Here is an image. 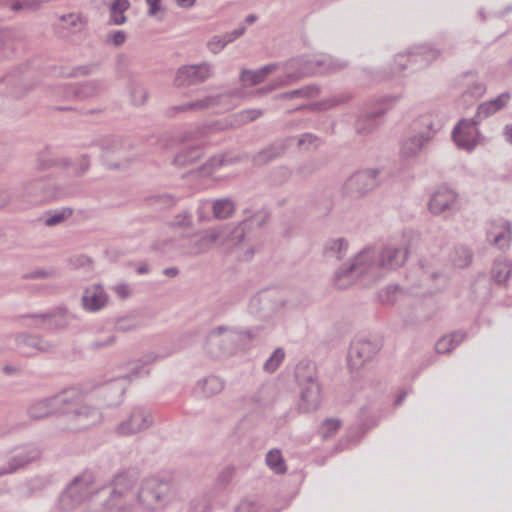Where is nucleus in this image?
Returning a JSON list of instances; mask_svg holds the SVG:
<instances>
[{"instance_id": "obj_1", "label": "nucleus", "mask_w": 512, "mask_h": 512, "mask_svg": "<svg viewBox=\"0 0 512 512\" xmlns=\"http://www.w3.org/2000/svg\"><path fill=\"white\" fill-rule=\"evenodd\" d=\"M407 257V248L393 243L380 249L365 248L349 264L341 266L335 272L334 283L339 289H346L361 277L376 281L386 273L402 267Z\"/></svg>"}, {"instance_id": "obj_2", "label": "nucleus", "mask_w": 512, "mask_h": 512, "mask_svg": "<svg viewBox=\"0 0 512 512\" xmlns=\"http://www.w3.org/2000/svg\"><path fill=\"white\" fill-rule=\"evenodd\" d=\"M183 490L176 486L170 477L149 476L137 488L136 505L147 511L179 507Z\"/></svg>"}, {"instance_id": "obj_3", "label": "nucleus", "mask_w": 512, "mask_h": 512, "mask_svg": "<svg viewBox=\"0 0 512 512\" xmlns=\"http://www.w3.org/2000/svg\"><path fill=\"white\" fill-rule=\"evenodd\" d=\"M346 65V62L334 60L331 57L315 59H306L304 57L294 58L285 63V75L283 77H278L273 83L261 88L259 92L267 94L279 87L290 85L309 75L340 71L344 69Z\"/></svg>"}, {"instance_id": "obj_4", "label": "nucleus", "mask_w": 512, "mask_h": 512, "mask_svg": "<svg viewBox=\"0 0 512 512\" xmlns=\"http://www.w3.org/2000/svg\"><path fill=\"white\" fill-rule=\"evenodd\" d=\"M61 413L67 417L71 430L88 429L102 420L101 409L78 389L62 392Z\"/></svg>"}, {"instance_id": "obj_5", "label": "nucleus", "mask_w": 512, "mask_h": 512, "mask_svg": "<svg viewBox=\"0 0 512 512\" xmlns=\"http://www.w3.org/2000/svg\"><path fill=\"white\" fill-rule=\"evenodd\" d=\"M245 237L242 227L223 226L205 231L201 235H193L181 244V253L187 256H197L207 252L213 245L240 244Z\"/></svg>"}, {"instance_id": "obj_6", "label": "nucleus", "mask_w": 512, "mask_h": 512, "mask_svg": "<svg viewBox=\"0 0 512 512\" xmlns=\"http://www.w3.org/2000/svg\"><path fill=\"white\" fill-rule=\"evenodd\" d=\"M95 477L90 471H83L72 479L59 497V508L68 512L84 503L96 492Z\"/></svg>"}, {"instance_id": "obj_7", "label": "nucleus", "mask_w": 512, "mask_h": 512, "mask_svg": "<svg viewBox=\"0 0 512 512\" xmlns=\"http://www.w3.org/2000/svg\"><path fill=\"white\" fill-rule=\"evenodd\" d=\"M18 195L26 201L39 203L60 199L66 191L49 177H38L23 182Z\"/></svg>"}, {"instance_id": "obj_8", "label": "nucleus", "mask_w": 512, "mask_h": 512, "mask_svg": "<svg viewBox=\"0 0 512 512\" xmlns=\"http://www.w3.org/2000/svg\"><path fill=\"white\" fill-rule=\"evenodd\" d=\"M296 377L301 386L300 401L298 403L299 411L307 413L316 410L320 404V385L316 378L314 366H299L296 371Z\"/></svg>"}, {"instance_id": "obj_9", "label": "nucleus", "mask_w": 512, "mask_h": 512, "mask_svg": "<svg viewBox=\"0 0 512 512\" xmlns=\"http://www.w3.org/2000/svg\"><path fill=\"white\" fill-rule=\"evenodd\" d=\"M98 145L103 151V161L110 169L125 168L133 160L128 153L130 142L120 137H103Z\"/></svg>"}, {"instance_id": "obj_10", "label": "nucleus", "mask_w": 512, "mask_h": 512, "mask_svg": "<svg viewBox=\"0 0 512 512\" xmlns=\"http://www.w3.org/2000/svg\"><path fill=\"white\" fill-rule=\"evenodd\" d=\"M238 338L235 331L218 327L207 335L204 348L212 357H226L236 351Z\"/></svg>"}, {"instance_id": "obj_11", "label": "nucleus", "mask_w": 512, "mask_h": 512, "mask_svg": "<svg viewBox=\"0 0 512 512\" xmlns=\"http://www.w3.org/2000/svg\"><path fill=\"white\" fill-rule=\"evenodd\" d=\"M154 424L151 411L143 406H135L129 415L120 421L114 428L119 437H128L148 430Z\"/></svg>"}, {"instance_id": "obj_12", "label": "nucleus", "mask_w": 512, "mask_h": 512, "mask_svg": "<svg viewBox=\"0 0 512 512\" xmlns=\"http://www.w3.org/2000/svg\"><path fill=\"white\" fill-rule=\"evenodd\" d=\"M139 472L136 469L124 470L116 474L111 482L110 495L124 502L133 503L136 508Z\"/></svg>"}, {"instance_id": "obj_13", "label": "nucleus", "mask_w": 512, "mask_h": 512, "mask_svg": "<svg viewBox=\"0 0 512 512\" xmlns=\"http://www.w3.org/2000/svg\"><path fill=\"white\" fill-rule=\"evenodd\" d=\"M214 75V66L209 62L180 66L173 80L176 88H186L199 85Z\"/></svg>"}, {"instance_id": "obj_14", "label": "nucleus", "mask_w": 512, "mask_h": 512, "mask_svg": "<svg viewBox=\"0 0 512 512\" xmlns=\"http://www.w3.org/2000/svg\"><path fill=\"white\" fill-rule=\"evenodd\" d=\"M378 175L377 169L358 171L345 181L342 193L350 198H360L377 186Z\"/></svg>"}, {"instance_id": "obj_15", "label": "nucleus", "mask_w": 512, "mask_h": 512, "mask_svg": "<svg viewBox=\"0 0 512 512\" xmlns=\"http://www.w3.org/2000/svg\"><path fill=\"white\" fill-rule=\"evenodd\" d=\"M41 456V448L33 443L15 448L7 463L0 467V477L27 467L29 464L38 461Z\"/></svg>"}, {"instance_id": "obj_16", "label": "nucleus", "mask_w": 512, "mask_h": 512, "mask_svg": "<svg viewBox=\"0 0 512 512\" xmlns=\"http://www.w3.org/2000/svg\"><path fill=\"white\" fill-rule=\"evenodd\" d=\"M440 55L439 50L429 46L420 45L415 47L408 54H399L395 58V72L401 73L405 71L408 64L416 66L413 70L428 66L432 61L436 60Z\"/></svg>"}, {"instance_id": "obj_17", "label": "nucleus", "mask_w": 512, "mask_h": 512, "mask_svg": "<svg viewBox=\"0 0 512 512\" xmlns=\"http://www.w3.org/2000/svg\"><path fill=\"white\" fill-rule=\"evenodd\" d=\"M202 130L188 131L183 139L187 142H195L194 144L184 146L178 151L172 160V164L178 168H185L196 163L203 156Z\"/></svg>"}, {"instance_id": "obj_18", "label": "nucleus", "mask_w": 512, "mask_h": 512, "mask_svg": "<svg viewBox=\"0 0 512 512\" xmlns=\"http://www.w3.org/2000/svg\"><path fill=\"white\" fill-rule=\"evenodd\" d=\"M477 118L474 119H461L453 128L452 138L456 146L462 150L471 152L478 144L479 124Z\"/></svg>"}, {"instance_id": "obj_19", "label": "nucleus", "mask_w": 512, "mask_h": 512, "mask_svg": "<svg viewBox=\"0 0 512 512\" xmlns=\"http://www.w3.org/2000/svg\"><path fill=\"white\" fill-rule=\"evenodd\" d=\"M381 345L377 341H372L365 337L355 339L349 348L348 362L352 369L362 367L370 361L380 350Z\"/></svg>"}, {"instance_id": "obj_20", "label": "nucleus", "mask_w": 512, "mask_h": 512, "mask_svg": "<svg viewBox=\"0 0 512 512\" xmlns=\"http://www.w3.org/2000/svg\"><path fill=\"white\" fill-rule=\"evenodd\" d=\"M392 105L393 99L384 98L377 102L375 108L365 110L355 123L356 132L366 135L376 130L381 123V117L391 109Z\"/></svg>"}, {"instance_id": "obj_21", "label": "nucleus", "mask_w": 512, "mask_h": 512, "mask_svg": "<svg viewBox=\"0 0 512 512\" xmlns=\"http://www.w3.org/2000/svg\"><path fill=\"white\" fill-rule=\"evenodd\" d=\"M486 238L491 245L498 249H508L512 239L511 223L504 219L489 222L486 231Z\"/></svg>"}, {"instance_id": "obj_22", "label": "nucleus", "mask_w": 512, "mask_h": 512, "mask_svg": "<svg viewBox=\"0 0 512 512\" xmlns=\"http://www.w3.org/2000/svg\"><path fill=\"white\" fill-rule=\"evenodd\" d=\"M458 199V194L446 187H439L432 193L428 202V208L434 215H440L446 211L452 210Z\"/></svg>"}, {"instance_id": "obj_23", "label": "nucleus", "mask_w": 512, "mask_h": 512, "mask_svg": "<svg viewBox=\"0 0 512 512\" xmlns=\"http://www.w3.org/2000/svg\"><path fill=\"white\" fill-rule=\"evenodd\" d=\"M103 85L97 80L84 82L78 86L65 85L57 88V93L64 98H76L85 100L98 95L103 90Z\"/></svg>"}, {"instance_id": "obj_24", "label": "nucleus", "mask_w": 512, "mask_h": 512, "mask_svg": "<svg viewBox=\"0 0 512 512\" xmlns=\"http://www.w3.org/2000/svg\"><path fill=\"white\" fill-rule=\"evenodd\" d=\"M61 398H62V393L33 402L27 408L28 416L33 420H39V419L50 416L54 412L61 413V407H62V403L60 402Z\"/></svg>"}, {"instance_id": "obj_25", "label": "nucleus", "mask_w": 512, "mask_h": 512, "mask_svg": "<svg viewBox=\"0 0 512 512\" xmlns=\"http://www.w3.org/2000/svg\"><path fill=\"white\" fill-rule=\"evenodd\" d=\"M236 96L234 91L207 95L199 100L200 110L218 109L219 111H228L234 107L233 99Z\"/></svg>"}, {"instance_id": "obj_26", "label": "nucleus", "mask_w": 512, "mask_h": 512, "mask_svg": "<svg viewBox=\"0 0 512 512\" xmlns=\"http://www.w3.org/2000/svg\"><path fill=\"white\" fill-rule=\"evenodd\" d=\"M18 347L22 349L26 355H34V350L39 352H50L53 345L43 340L39 336L22 333L16 338Z\"/></svg>"}, {"instance_id": "obj_27", "label": "nucleus", "mask_w": 512, "mask_h": 512, "mask_svg": "<svg viewBox=\"0 0 512 512\" xmlns=\"http://www.w3.org/2000/svg\"><path fill=\"white\" fill-rule=\"evenodd\" d=\"M108 301V296L104 289L99 285H93L87 288L82 296L83 308L90 312L102 309Z\"/></svg>"}, {"instance_id": "obj_28", "label": "nucleus", "mask_w": 512, "mask_h": 512, "mask_svg": "<svg viewBox=\"0 0 512 512\" xmlns=\"http://www.w3.org/2000/svg\"><path fill=\"white\" fill-rule=\"evenodd\" d=\"M23 317L41 320L51 328H63L67 326L72 319V315L65 308H56L55 310L43 314H27Z\"/></svg>"}, {"instance_id": "obj_29", "label": "nucleus", "mask_w": 512, "mask_h": 512, "mask_svg": "<svg viewBox=\"0 0 512 512\" xmlns=\"http://www.w3.org/2000/svg\"><path fill=\"white\" fill-rule=\"evenodd\" d=\"M430 137L426 133H420L405 139L401 145L400 155L403 159H411L420 154Z\"/></svg>"}, {"instance_id": "obj_30", "label": "nucleus", "mask_w": 512, "mask_h": 512, "mask_svg": "<svg viewBox=\"0 0 512 512\" xmlns=\"http://www.w3.org/2000/svg\"><path fill=\"white\" fill-rule=\"evenodd\" d=\"M225 386V382L222 378L209 375L202 379H199L195 385L194 392L202 397H211L220 393Z\"/></svg>"}, {"instance_id": "obj_31", "label": "nucleus", "mask_w": 512, "mask_h": 512, "mask_svg": "<svg viewBox=\"0 0 512 512\" xmlns=\"http://www.w3.org/2000/svg\"><path fill=\"white\" fill-rule=\"evenodd\" d=\"M512 275V262L506 258H497L494 260L490 276L495 284L506 287L507 282Z\"/></svg>"}, {"instance_id": "obj_32", "label": "nucleus", "mask_w": 512, "mask_h": 512, "mask_svg": "<svg viewBox=\"0 0 512 512\" xmlns=\"http://www.w3.org/2000/svg\"><path fill=\"white\" fill-rule=\"evenodd\" d=\"M510 100V94L508 92L501 93L497 98L486 101L479 105L475 118L481 121L484 118L498 112L505 107Z\"/></svg>"}, {"instance_id": "obj_33", "label": "nucleus", "mask_w": 512, "mask_h": 512, "mask_svg": "<svg viewBox=\"0 0 512 512\" xmlns=\"http://www.w3.org/2000/svg\"><path fill=\"white\" fill-rule=\"evenodd\" d=\"M170 353H156V352H149L145 354L141 359L137 360L134 363L133 368L131 369V373L126 376L125 378L133 379L138 378L141 376H145L149 374V369H146V366L149 364H152L156 361H160L168 357Z\"/></svg>"}, {"instance_id": "obj_34", "label": "nucleus", "mask_w": 512, "mask_h": 512, "mask_svg": "<svg viewBox=\"0 0 512 512\" xmlns=\"http://www.w3.org/2000/svg\"><path fill=\"white\" fill-rule=\"evenodd\" d=\"M277 68V64H268L254 71L243 69L241 71L240 80L243 82L245 86L257 85L263 82L265 78Z\"/></svg>"}, {"instance_id": "obj_35", "label": "nucleus", "mask_w": 512, "mask_h": 512, "mask_svg": "<svg viewBox=\"0 0 512 512\" xmlns=\"http://www.w3.org/2000/svg\"><path fill=\"white\" fill-rule=\"evenodd\" d=\"M466 338V333L462 331H455L448 335L441 337L436 345L435 350L438 354L451 353L457 346H459Z\"/></svg>"}, {"instance_id": "obj_36", "label": "nucleus", "mask_w": 512, "mask_h": 512, "mask_svg": "<svg viewBox=\"0 0 512 512\" xmlns=\"http://www.w3.org/2000/svg\"><path fill=\"white\" fill-rule=\"evenodd\" d=\"M58 28L68 33H77L83 30L85 23L77 13H68L59 17Z\"/></svg>"}, {"instance_id": "obj_37", "label": "nucleus", "mask_w": 512, "mask_h": 512, "mask_svg": "<svg viewBox=\"0 0 512 512\" xmlns=\"http://www.w3.org/2000/svg\"><path fill=\"white\" fill-rule=\"evenodd\" d=\"M134 504L119 500L109 494L101 507L93 512H135Z\"/></svg>"}, {"instance_id": "obj_38", "label": "nucleus", "mask_w": 512, "mask_h": 512, "mask_svg": "<svg viewBox=\"0 0 512 512\" xmlns=\"http://www.w3.org/2000/svg\"><path fill=\"white\" fill-rule=\"evenodd\" d=\"M348 243L343 238L330 240L326 243L324 254L328 259L341 260L347 253Z\"/></svg>"}, {"instance_id": "obj_39", "label": "nucleus", "mask_w": 512, "mask_h": 512, "mask_svg": "<svg viewBox=\"0 0 512 512\" xmlns=\"http://www.w3.org/2000/svg\"><path fill=\"white\" fill-rule=\"evenodd\" d=\"M288 144L286 141H279L271 144L266 149L260 151L256 156L258 163H267L279 156H281L286 150Z\"/></svg>"}, {"instance_id": "obj_40", "label": "nucleus", "mask_w": 512, "mask_h": 512, "mask_svg": "<svg viewBox=\"0 0 512 512\" xmlns=\"http://www.w3.org/2000/svg\"><path fill=\"white\" fill-rule=\"evenodd\" d=\"M73 214V209L69 207H63L60 209L49 210L45 213L44 224L47 227L56 226L68 218H70Z\"/></svg>"}, {"instance_id": "obj_41", "label": "nucleus", "mask_w": 512, "mask_h": 512, "mask_svg": "<svg viewBox=\"0 0 512 512\" xmlns=\"http://www.w3.org/2000/svg\"><path fill=\"white\" fill-rule=\"evenodd\" d=\"M213 216L217 219H226L230 217L234 210V202L229 198L215 200L212 205Z\"/></svg>"}, {"instance_id": "obj_42", "label": "nucleus", "mask_w": 512, "mask_h": 512, "mask_svg": "<svg viewBox=\"0 0 512 512\" xmlns=\"http://www.w3.org/2000/svg\"><path fill=\"white\" fill-rule=\"evenodd\" d=\"M129 7V0H115L110 6L111 23L115 25L124 24L127 20L124 12L127 11Z\"/></svg>"}, {"instance_id": "obj_43", "label": "nucleus", "mask_w": 512, "mask_h": 512, "mask_svg": "<svg viewBox=\"0 0 512 512\" xmlns=\"http://www.w3.org/2000/svg\"><path fill=\"white\" fill-rule=\"evenodd\" d=\"M465 85L467 86L466 93L473 97H481L485 93V85L480 82L472 72H467L463 75Z\"/></svg>"}, {"instance_id": "obj_44", "label": "nucleus", "mask_w": 512, "mask_h": 512, "mask_svg": "<svg viewBox=\"0 0 512 512\" xmlns=\"http://www.w3.org/2000/svg\"><path fill=\"white\" fill-rule=\"evenodd\" d=\"M474 294L483 300H487L492 296L491 285L486 275H479L472 286Z\"/></svg>"}, {"instance_id": "obj_45", "label": "nucleus", "mask_w": 512, "mask_h": 512, "mask_svg": "<svg viewBox=\"0 0 512 512\" xmlns=\"http://www.w3.org/2000/svg\"><path fill=\"white\" fill-rule=\"evenodd\" d=\"M266 463L277 474L286 472V466L280 450H270L266 455Z\"/></svg>"}, {"instance_id": "obj_46", "label": "nucleus", "mask_w": 512, "mask_h": 512, "mask_svg": "<svg viewBox=\"0 0 512 512\" xmlns=\"http://www.w3.org/2000/svg\"><path fill=\"white\" fill-rule=\"evenodd\" d=\"M473 254L470 249L465 246H457L454 248L452 260L453 263L460 268L470 265L472 262Z\"/></svg>"}, {"instance_id": "obj_47", "label": "nucleus", "mask_w": 512, "mask_h": 512, "mask_svg": "<svg viewBox=\"0 0 512 512\" xmlns=\"http://www.w3.org/2000/svg\"><path fill=\"white\" fill-rule=\"evenodd\" d=\"M319 89L315 86H305L289 92L281 93L277 96L279 99H292V98H310L317 96Z\"/></svg>"}, {"instance_id": "obj_48", "label": "nucleus", "mask_w": 512, "mask_h": 512, "mask_svg": "<svg viewBox=\"0 0 512 512\" xmlns=\"http://www.w3.org/2000/svg\"><path fill=\"white\" fill-rule=\"evenodd\" d=\"M285 357V352L282 348H277L272 355L265 361L264 370L267 372H274L282 363Z\"/></svg>"}, {"instance_id": "obj_49", "label": "nucleus", "mask_w": 512, "mask_h": 512, "mask_svg": "<svg viewBox=\"0 0 512 512\" xmlns=\"http://www.w3.org/2000/svg\"><path fill=\"white\" fill-rule=\"evenodd\" d=\"M352 98V94L349 92H344L339 95H334L328 99L323 100L318 105L320 106V109H330L337 105L346 103Z\"/></svg>"}, {"instance_id": "obj_50", "label": "nucleus", "mask_w": 512, "mask_h": 512, "mask_svg": "<svg viewBox=\"0 0 512 512\" xmlns=\"http://www.w3.org/2000/svg\"><path fill=\"white\" fill-rule=\"evenodd\" d=\"M210 502L205 495L196 496L190 500L188 512H209Z\"/></svg>"}, {"instance_id": "obj_51", "label": "nucleus", "mask_w": 512, "mask_h": 512, "mask_svg": "<svg viewBox=\"0 0 512 512\" xmlns=\"http://www.w3.org/2000/svg\"><path fill=\"white\" fill-rule=\"evenodd\" d=\"M235 512H268L257 500L245 499L239 503Z\"/></svg>"}, {"instance_id": "obj_52", "label": "nucleus", "mask_w": 512, "mask_h": 512, "mask_svg": "<svg viewBox=\"0 0 512 512\" xmlns=\"http://www.w3.org/2000/svg\"><path fill=\"white\" fill-rule=\"evenodd\" d=\"M189 111H201L198 99L185 104L172 106L167 110V114L169 116H175L178 113H185Z\"/></svg>"}, {"instance_id": "obj_53", "label": "nucleus", "mask_w": 512, "mask_h": 512, "mask_svg": "<svg viewBox=\"0 0 512 512\" xmlns=\"http://www.w3.org/2000/svg\"><path fill=\"white\" fill-rule=\"evenodd\" d=\"M400 293L401 289L398 286H388L379 293V298L384 304H393Z\"/></svg>"}, {"instance_id": "obj_54", "label": "nucleus", "mask_w": 512, "mask_h": 512, "mask_svg": "<svg viewBox=\"0 0 512 512\" xmlns=\"http://www.w3.org/2000/svg\"><path fill=\"white\" fill-rule=\"evenodd\" d=\"M341 421L339 419L331 418L323 422L321 426V434L323 438L333 436L340 428Z\"/></svg>"}, {"instance_id": "obj_55", "label": "nucleus", "mask_w": 512, "mask_h": 512, "mask_svg": "<svg viewBox=\"0 0 512 512\" xmlns=\"http://www.w3.org/2000/svg\"><path fill=\"white\" fill-rule=\"evenodd\" d=\"M192 224L193 217L189 212L177 214L171 222V226L175 228H189L192 226Z\"/></svg>"}, {"instance_id": "obj_56", "label": "nucleus", "mask_w": 512, "mask_h": 512, "mask_svg": "<svg viewBox=\"0 0 512 512\" xmlns=\"http://www.w3.org/2000/svg\"><path fill=\"white\" fill-rule=\"evenodd\" d=\"M226 45H227V42H226L224 35L213 36L207 43L208 49L213 54H218L219 52H221L225 48Z\"/></svg>"}, {"instance_id": "obj_57", "label": "nucleus", "mask_w": 512, "mask_h": 512, "mask_svg": "<svg viewBox=\"0 0 512 512\" xmlns=\"http://www.w3.org/2000/svg\"><path fill=\"white\" fill-rule=\"evenodd\" d=\"M38 0H12L11 9L13 11H19L23 9L36 10L39 9Z\"/></svg>"}, {"instance_id": "obj_58", "label": "nucleus", "mask_w": 512, "mask_h": 512, "mask_svg": "<svg viewBox=\"0 0 512 512\" xmlns=\"http://www.w3.org/2000/svg\"><path fill=\"white\" fill-rule=\"evenodd\" d=\"M263 111L260 109H247L239 112L237 118L243 124L254 121L255 119L262 116Z\"/></svg>"}, {"instance_id": "obj_59", "label": "nucleus", "mask_w": 512, "mask_h": 512, "mask_svg": "<svg viewBox=\"0 0 512 512\" xmlns=\"http://www.w3.org/2000/svg\"><path fill=\"white\" fill-rule=\"evenodd\" d=\"M137 327V322L131 317L119 318L115 324V329L120 332H128Z\"/></svg>"}, {"instance_id": "obj_60", "label": "nucleus", "mask_w": 512, "mask_h": 512, "mask_svg": "<svg viewBox=\"0 0 512 512\" xmlns=\"http://www.w3.org/2000/svg\"><path fill=\"white\" fill-rule=\"evenodd\" d=\"M112 290L120 299H126L131 295V289L126 283H119L112 287Z\"/></svg>"}, {"instance_id": "obj_61", "label": "nucleus", "mask_w": 512, "mask_h": 512, "mask_svg": "<svg viewBox=\"0 0 512 512\" xmlns=\"http://www.w3.org/2000/svg\"><path fill=\"white\" fill-rule=\"evenodd\" d=\"M89 168H90V157L88 155L84 154L79 158L76 175L81 176V175L85 174L89 170Z\"/></svg>"}, {"instance_id": "obj_62", "label": "nucleus", "mask_w": 512, "mask_h": 512, "mask_svg": "<svg viewBox=\"0 0 512 512\" xmlns=\"http://www.w3.org/2000/svg\"><path fill=\"white\" fill-rule=\"evenodd\" d=\"M126 40V34L124 31L118 30L114 32L108 39L109 43H112L114 46H121Z\"/></svg>"}, {"instance_id": "obj_63", "label": "nucleus", "mask_w": 512, "mask_h": 512, "mask_svg": "<svg viewBox=\"0 0 512 512\" xmlns=\"http://www.w3.org/2000/svg\"><path fill=\"white\" fill-rule=\"evenodd\" d=\"M245 30H246L245 26H240L239 28H237L231 32H227V33L223 34L226 39L227 44L233 42L234 40H236L237 38L242 36L245 33Z\"/></svg>"}, {"instance_id": "obj_64", "label": "nucleus", "mask_w": 512, "mask_h": 512, "mask_svg": "<svg viewBox=\"0 0 512 512\" xmlns=\"http://www.w3.org/2000/svg\"><path fill=\"white\" fill-rule=\"evenodd\" d=\"M13 194L5 188H0V209L11 203Z\"/></svg>"}]
</instances>
